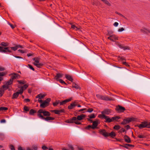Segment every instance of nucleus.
Returning a JSON list of instances; mask_svg holds the SVG:
<instances>
[{"label": "nucleus", "mask_w": 150, "mask_h": 150, "mask_svg": "<svg viewBox=\"0 0 150 150\" xmlns=\"http://www.w3.org/2000/svg\"><path fill=\"white\" fill-rule=\"evenodd\" d=\"M33 60L35 61V62L33 63V64L37 67L39 68L43 66V64L39 63V58H34L33 59Z\"/></svg>", "instance_id": "1"}, {"label": "nucleus", "mask_w": 150, "mask_h": 150, "mask_svg": "<svg viewBox=\"0 0 150 150\" xmlns=\"http://www.w3.org/2000/svg\"><path fill=\"white\" fill-rule=\"evenodd\" d=\"M96 96L98 98L106 101L111 100H112V98H109L108 96H102L98 94Z\"/></svg>", "instance_id": "2"}, {"label": "nucleus", "mask_w": 150, "mask_h": 150, "mask_svg": "<svg viewBox=\"0 0 150 150\" xmlns=\"http://www.w3.org/2000/svg\"><path fill=\"white\" fill-rule=\"evenodd\" d=\"M98 117L102 118L104 119L105 120V122H110L112 121V118H110L108 116L104 115H99Z\"/></svg>", "instance_id": "3"}, {"label": "nucleus", "mask_w": 150, "mask_h": 150, "mask_svg": "<svg viewBox=\"0 0 150 150\" xmlns=\"http://www.w3.org/2000/svg\"><path fill=\"white\" fill-rule=\"evenodd\" d=\"M39 116L40 117V118L45 120L48 121L50 120H54V118L50 117L47 116L46 117H44L42 115H39Z\"/></svg>", "instance_id": "4"}, {"label": "nucleus", "mask_w": 150, "mask_h": 150, "mask_svg": "<svg viewBox=\"0 0 150 150\" xmlns=\"http://www.w3.org/2000/svg\"><path fill=\"white\" fill-rule=\"evenodd\" d=\"M147 126V122H142L140 124L138 125L137 126L139 128L141 129L143 128H145Z\"/></svg>", "instance_id": "5"}, {"label": "nucleus", "mask_w": 150, "mask_h": 150, "mask_svg": "<svg viewBox=\"0 0 150 150\" xmlns=\"http://www.w3.org/2000/svg\"><path fill=\"white\" fill-rule=\"evenodd\" d=\"M92 123L93 125L92 126V128L95 129L96 127L100 123V121L96 119Z\"/></svg>", "instance_id": "6"}, {"label": "nucleus", "mask_w": 150, "mask_h": 150, "mask_svg": "<svg viewBox=\"0 0 150 150\" xmlns=\"http://www.w3.org/2000/svg\"><path fill=\"white\" fill-rule=\"evenodd\" d=\"M101 115H109L110 113H111L110 110L108 109H106L104 110L103 111L101 112Z\"/></svg>", "instance_id": "7"}, {"label": "nucleus", "mask_w": 150, "mask_h": 150, "mask_svg": "<svg viewBox=\"0 0 150 150\" xmlns=\"http://www.w3.org/2000/svg\"><path fill=\"white\" fill-rule=\"evenodd\" d=\"M11 79H12V80L13 79H18L20 77V75L14 73L11 74Z\"/></svg>", "instance_id": "8"}, {"label": "nucleus", "mask_w": 150, "mask_h": 150, "mask_svg": "<svg viewBox=\"0 0 150 150\" xmlns=\"http://www.w3.org/2000/svg\"><path fill=\"white\" fill-rule=\"evenodd\" d=\"M77 105V102L76 101H75L72 103H71L70 105L68 106V108L69 109H71Z\"/></svg>", "instance_id": "9"}, {"label": "nucleus", "mask_w": 150, "mask_h": 150, "mask_svg": "<svg viewBox=\"0 0 150 150\" xmlns=\"http://www.w3.org/2000/svg\"><path fill=\"white\" fill-rule=\"evenodd\" d=\"M117 111L118 112H122L125 110V108L120 106H118L116 109Z\"/></svg>", "instance_id": "10"}, {"label": "nucleus", "mask_w": 150, "mask_h": 150, "mask_svg": "<svg viewBox=\"0 0 150 150\" xmlns=\"http://www.w3.org/2000/svg\"><path fill=\"white\" fill-rule=\"evenodd\" d=\"M100 133L103 136L105 137H107L108 136V133L106 132L105 129H101L100 131Z\"/></svg>", "instance_id": "11"}, {"label": "nucleus", "mask_w": 150, "mask_h": 150, "mask_svg": "<svg viewBox=\"0 0 150 150\" xmlns=\"http://www.w3.org/2000/svg\"><path fill=\"white\" fill-rule=\"evenodd\" d=\"M117 45L120 48L123 49L124 50H129V48L126 46H124L121 44L118 43Z\"/></svg>", "instance_id": "12"}, {"label": "nucleus", "mask_w": 150, "mask_h": 150, "mask_svg": "<svg viewBox=\"0 0 150 150\" xmlns=\"http://www.w3.org/2000/svg\"><path fill=\"white\" fill-rule=\"evenodd\" d=\"M71 98H69L68 99H66L62 101V102L60 101V105H64L67 103V102L70 101L71 100Z\"/></svg>", "instance_id": "13"}, {"label": "nucleus", "mask_w": 150, "mask_h": 150, "mask_svg": "<svg viewBox=\"0 0 150 150\" xmlns=\"http://www.w3.org/2000/svg\"><path fill=\"white\" fill-rule=\"evenodd\" d=\"M124 138L125 141L127 143H130L131 142V141L130 140V138L127 136L125 135L124 136Z\"/></svg>", "instance_id": "14"}, {"label": "nucleus", "mask_w": 150, "mask_h": 150, "mask_svg": "<svg viewBox=\"0 0 150 150\" xmlns=\"http://www.w3.org/2000/svg\"><path fill=\"white\" fill-rule=\"evenodd\" d=\"M55 114L59 115L61 113L64 112V109H61L60 110H54Z\"/></svg>", "instance_id": "15"}, {"label": "nucleus", "mask_w": 150, "mask_h": 150, "mask_svg": "<svg viewBox=\"0 0 150 150\" xmlns=\"http://www.w3.org/2000/svg\"><path fill=\"white\" fill-rule=\"evenodd\" d=\"M85 115H83L81 114L79 115H78L76 118V119L79 120H81L85 117Z\"/></svg>", "instance_id": "16"}, {"label": "nucleus", "mask_w": 150, "mask_h": 150, "mask_svg": "<svg viewBox=\"0 0 150 150\" xmlns=\"http://www.w3.org/2000/svg\"><path fill=\"white\" fill-rule=\"evenodd\" d=\"M66 78L69 81L72 82L73 81V79L72 77L69 75L66 74L65 75Z\"/></svg>", "instance_id": "17"}, {"label": "nucleus", "mask_w": 150, "mask_h": 150, "mask_svg": "<svg viewBox=\"0 0 150 150\" xmlns=\"http://www.w3.org/2000/svg\"><path fill=\"white\" fill-rule=\"evenodd\" d=\"M19 95L18 92L14 93L13 95L12 98L13 99L16 98Z\"/></svg>", "instance_id": "18"}, {"label": "nucleus", "mask_w": 150, "mask_h": 150, "mask_svg": "<svg viewBox=\"0 0 150 150\" xmlns=\"http://www.w3.org/2000/svg\"><path fill=\"white\" fill-rule=\"evenodd\" d=\"M44 110H43L42 109H40L38 111V114L37 115L38 117L40 118V117L39 116V115H42L41 113H43V112H44Z\"/></svg>", "instance_id": "19"}, {"label": "nucleus", "mask_w": 150, "mask_h": 150, "mask_svg": "<svg viewBox=\"0 0 150 150\" xmlns=\"http://www.w3.org/2000/svg\"><path fill=\"white\" fill-rule=\"evenodd\" d=\"M45 95H46L45 94H40L37 96L36 98H39V99H41L44 98Z\"/></svg>", "instance_id": "20"}, {"label": "nucleus", "mask_w": 150, "mask_h": 150, "mask_svg": "<svg viewBox=\"0 0 150 150\" xmlns=\"http://www.w3.org/2000/svg\"><path fill=\"white\" fill-rule=\"evenodd\" d=\"M120 117L118 116H115L112 118V121H117L118 119H120Z\"/></svg>", "instance_id": "21"}, {"label": "nucleus", "mask_w": 150, "mask_h": 150, "mask_svg": "<svg viewBox=\"0 0 150 150\" xmlns=\"http://www.w3.org/2000/svg\"><path fill=\"white\" fill-rule=\"evenodd\" d=\"M122 146L127 149L129 147H133L134 146L133 145L127 144H125L123 146Z\"/></svg>", "instance_id": "22"}, {"label": "nucleus", "mask_w": 150, "mask_h": 150, "mask_svg": "<svg viewBox=\"0 0 150 150\" xmlns=\"http://www.w3.org/2000/svg\"><path fill=\"white\" fill-rule=\"evenodd\" d=\"M5 47H3L0 46V52H1L6 53L7 52L6 49H4Z\"/></svg>", "instance_id": "23"}, {"label": "nucleus", "mask_w": 150, "mask_h": 150, "mask_svg": "<svg viewBox=\"0 0 150 150\" xmlns=\"http://www.w3.org/2000/svg\"><path fill=\"white\" fill-rule=\"evenodd\" d=\"M63 76V74L59 73H57L55 77V79H57L58 78H61Z\"/></svg>", "instance_id": "24"}, {"label": "nucleus", "mask_w": 150, "mask_h": 150, "mask_svg": "<svg viewBox=\"0 0 150 150\" xmlns=\"http://www.w3.org/2000/svg\"><path fill=\"white\" fill-rule=\"evenodd\" d=\"M72 87L73 88H75L76 89H78L79 88H80L79 86H78L77 84L74 82L73 83Z\"/></svg>", "instance_id": "25"}, {"label": "nucleus", "mask_w": 150, "mask_h": 150, "mask_svg": "<svg viewBox=\"0 0 150 150\" xmlns=\"http://www.w3.org/2000/svg\"><path fill=\"white\" fill-rule=\"evenodd\" d=\"M43 115L44 116H49L50 115V114L48 111H44L43 113Z\"/></svg>", "instance_id": "26"}, {"label": "nucleus", "mask_w": 150, "mask_h": 150, "mask_svg": "<svg viewBox=\"0 0 150 150\" xmlns=\"http://www.w3.org/2000/svg\"><path fill=\"white\" fill-rule=\"evenodd\" d=\"M4 89L2 88H0V96L1 97L2 95L4 94Z\"/></svg>", "instance_id": "27"}, {"label": "nucleus", "mask_w": 150, "mask_h": 150, "mask_svg": "<svg viewBox=\"0 0 150 150\" xmlns=\"http://www.w3.org/2000/svg\"><path fill=\"white\" fill-rule=\"evenodd\" d=\"M76 117H72L71 119L69 120V123H73L74 122V120H76Z\"/></svg>", "instance_id": "28"}, {"label": "nucleus", "mask_w": 150, "mask_h": 150, "mask_svg": "<svg viewBox=\"0 0 150 150\" xmlns=\"http://www.w3.org/2000/svg\"><path fill=\"white\" fill-rule=\"evenodd\" d=\"M17 82L20 84H24L26 83V81L25 80H18Z\"/></svg>", "instance_id": "29"}, {"label": "nucleus", "mask_w": 150, "mask_h": 150, "mask_svg": "<svg viewBox=\"0 0 150 150\" xmlns=\"http://www.w3.org/2000/svg\"><path fill=\"white\" fill-rule=\"evenodd\" d=\"M48 105H47L46 104H45V103L42 102L41 104H40V106L42 108H44Z\"/></svg>", "instance_id": "30"}, {"label": "nucleus", "mask_w": 150, "mask_h": 150, "mask_svg": "<svg viewBox=\"0 0 150 150\" xmlns=\"http://www.w3.org/2000/svg\"><path fill=\"white\" fill-rule=\"evenodd\" d=\"M13 82V80L12 79H10L6 83V84L9 86L10 85H11L12 84Z\"/></svg>", "instance_id": "31"}, {"label": "nucleus", "mask_w": 150, "mask_h": 150, "mask_svg": "<svg viewBox=\"0 0 150 150\" xmlns=\"http://www.w3.org/2000/svg\"><path fill=\"white\" fill-rule=\"evenodd\" d=\"M1 45L2 46L4 47H6L8 45V44L7 42H2L1 44Z\"/></svg>", "instance_id": "32"}, {"label": "nucleus", "mask_w": 150, "mask_h": 150, "mask_svg": "<svg viewBox=\"0 0 150 150\" xmlns=\"http://www.w3.org/2000/svg\"><path fill=\"white\" fill-rule=\"evenodd\" d=\"M128 122L127 120V119H124L123 121V122L121 123L122 125H125L128 123Z\"/></svg>", "instance_id": "33"}, {"label": "nucleus", "mask_w": 150, "mask_h": 150, "mask_svg": "<svg viewBox=\"0 0 150 150\" xmlns=\"http://www.w3.org/2000/svg\"><path fill=\"white\" fill-rule=\"evenodd\" d=\"M105 4H107L108 6H110V4L109 3V2L106 0H101Z\"/></svg>", "instance_id": "34"}, {"label": "nucleus", "mask_w": 150, "mask_h": 150, "mask_svg": "<svg viewBox=\"0 0 150 150\" xmlns=\"http://www.w3.org/2000/svg\"><path fill=\"white\" fill-rule=\"evenodd\" d=\"M60 104V101L59 100L56 101L53 103V105L54 106H57L58 104Z\"/></svg>", "instance_id": "35"}, {"label": "nucleus", "mask_w": 150, "mask_h": 150, "mask_svg": "<svg viewBox=\"0 0 150 150\" xmlns=\"http://www.w3.org/2000/svg\"><path fill=\"white\" fill-rule=\"evenodd\" d=\"M111 35L112 38L114 40H118V37L116 35Z\"/></svg>", "instance_id": "36"}, {"label": "nucleus", "mask_w": 150, "mask_h": 150, "mask_svg": "<svg viewBox=\"0 0 150 150\" xmlns=\"http://www.w3.org/2000/svg\"><path fill=\"white\" fill-rule=\"evenodd\" d=\"M36 112V111L33 110V109H31L30 110L29 113L31 115H33Z\"/></svg>", "instance_id": "37"}, {"label": "nucleus", "mask_w": 150, "mask_h": 150, "mask_svg": "<svg viewBox=\"0 0 150 150\" xmlns=\"http://www.w3.org/2000/svg\"><path fill=\"white\" fill-rule=\"evenodd\" d=\"M10 48L11 49L13 50L14 51H15L18 49V46H17V45H16L15 47H10Z\"/></svg>", "instance_id": "38"}, {"label": "nucleus", "mask_w": 150, "mask_h": 150, "mask_svg": "<svg viewBox=\"0 0 150 150\" xmlns=\"http://www.w3.org/2000/svg\"><path fill=\"white\" fill-rule=\"evenodd\" d=\"M108 135L111 136L112 137H114L115 136L116 134L114 132H112L111 133L108 134Z\"/></svg>", "instance_id": "39"}, {"label": "nucleus", "mask_w": 150, "mask_h": 150, "mask_svg": "<svg viewBox=\"0 0 150 150\" xmlns=\"http://www.w3.org/2000/svg\"><path fill=\"white\" fill-rule=\"evenodd\" d=\"M28 85L27 84H25L23 86L21 87V88H22V89H23V90H24L28 88Z\"/></svg>", "instance_id": "40"}, {"label": "nucleus", "mask_w": 150, "mask_h": 150, "mask_svg": "<svg viewBox=\"0 0 150 150\" xmlns=\"http://www.w3.org/2000/svg\"><path fill=\"white\" fill-rule=\"evenodd\" d=\"M9 87L8 85L6 84L5 85H4L2 86V88L4 89H5V90H6Z\"/></svg>", "instance_id": "41"}, {"label": "nucleus", "mask_w": 150, "mask_h": 150, "mask_svg": "<svg viewBox=\"0 0 150 150\" xmlns=\"http://www.w3.org/2000/svg\"><path fill=\"white\" fill-rule=\"evenodd\" d=\"M120 128V126L119 125H115L114 127V129H115L118 130Z\"/></svg>", "instance_id": "42"}, {"label": "nucleus", "mask_w": 150, "mask_h": 150, "mask_svg": "<svg viewBox=\"0 0 150 150\" xmlns=\"http://www.w3.org/2000/svg\"><path fill=\"white\" fill-rule=\"evenodd\" d=\"M71 28H72L73 29H75L76 30H78L79 29V28H78L77 27H76L75 25H71Z\"/></svg>", "instance_id": "43"}, {"label": "nucleus", "mask_w": 150, "mask_h": 150, "mask_svg": "<svg viewBox=\"0 0 150 150\" xmlns=\"http://www.w3.org/2000/svg\"><path fill=\"white\" fill-rule=\"evenodd\" d=\"M18 51L20 52L21 53H26V50H18Z\"/></svg>", "instance_id": "44"}, {"label": "nucleus", "mask_w": 150, "mask_h": 150, "mask_svg": "<svg viewBox=\"0 0 150 150\" xmlns=\"http://www.w3.org/2000/svg\"><path fill=\"white\" fill-rule=\"evenodd\" d=\"M8 109V108L6 107H2L0 108V111L3 110H6Z\"/></svg>", "instance_id": "45"}, {"label": "nucleus", "mask_w": 150, "mask_h": 150, "mask_svg": "<svg viewBox=\"0 0 150 150\" xmlns=\"http://www.w3.org/2000/svg\"><path fill=\"white\" fill-rule=\"evenodd\" d=\"M23 89L21 88L20 89L18 92L19 94H21L23 92Z\"/></svg>", "instance_id": "46"}, {"label": "nucleus", "mask_w": 150, "mask_h": 150, "mask_svg": "<svg viewBox=\"0 0 150 150\" xmlns=\"http://www.w3.org/2000/svg\"><path fill=\"white\" fill-rule=\"evenodd\" d=\"M88 117H89L90 119L94 118L96 117L94 114H92L91 115H89L88 116Z\"/></svg>", "instance_id": "47"}, {"label": "nucleus", "mask_w": 150, "mask_h": 150, "mask_svg": "<svg viewBox=\"0 0 150 150\" xmlns=\"http://www.w3.org/2000/svg\"><path fill=\"white\" fill-rule=\"evenodd\" d=\"M24 109L26 111H28L29 110V108L26 106H25L24 107Z\"/></svg>", "instance_id": "48"}, {"label": "nucleus", "mask_w": 150, "mask_h": 150, "mask_svg": "<svg viewBox=\"0 0 150 150\" xmlns=\"http://www.w3.org/2000/svg\"><path fill=\"white\" fill-rule=\"evenodd\" d=\"M113 33V32L112 31H108V33L107 34V35L110 36L111 35V34H112Z\"/></svg>", "instance_id": "49"}, {"label": "nucleus", "mask_w": 150, "mask_h": 150, "mask_svg": "<svg viewBox=\"0 0 150 150\" xmlns=\"http://www.w3.org/2000/svg\"><path fill=\"white\" fill-rule=\"evenodd\" d=\"M10 48L9 47H5L4 48V49H6V50L7 51V52H11V51L9 50V48Z\"/></svg>", "instance_id": "50"}, {"label": "nucleus", "mask_w": 150, "mask_h": 150, "mask_svg": "<svg viewBox=\"0 0 150 150\" xmlns=\"http://www.w3.org/2000/svg\"><path fill=\"white\" fill-rule=\"evenodd\" d=\"M116 13L117 14H118V15L121 16H122V17L124 18H125V19H126V18L123 15H122V14H121V13H118V12H116Z\"/></svg>", "instance_id": "51"}, {"label": "nucleus", "mask_w": 150, "mask_h": 150, "mask_svg": "<svg viewBox=\"0 0 150 150\" xmlns=\"http://www.w3.org/2000/svg\"><path fill=\"white\" fill-rule=\"evenodd\" d=\"M78 120L77 119L76 120H74V123H75L76 124H78V125H80L81 124V123L79 122L78 121Z\"/></svg>", "instance_id": "52"}, {"label": "nucleus", "mask_w": 150, "mask_h": 150, "mask_svg": "<svg viewBox=\"0 0 150 150\" xmlns=\"http://www.w3.org/2000/svg\"><path fill=\"white\" fill-rule=\"evenodd\" d=\"M32 148L34 150H37V146L36 145H33L32 146Z\"/></svg>", "instance_id": "53"}, {"label": "nucleus", "mask_w": 150, "mask_h": 150, "mask_svg": "<svg viewBox=\"0 0 150 150\" xmlns=\"http://www.w3.org/2000/svg\"><path fill=\"white\" fill-rule=\"evenodd\" d=\"M28 66L33 71H34L35 69L30 64H28Z\"/></svg>", "instance_id": "54"}, {"label": "nucleus", "mask_w": 150, "mask_h": 150, "mask_svg": "<svg viewBox=\"0 0 150 150\" xmlns=\"http://www.w3.org/2000/svg\"><path fill=\"white\" fill-rule=\"evenodd\" d=\"M7 23L13 29L15 28V26H14L13 25L11 24L10 23H9L7 21Z\"/></svg>", "instance_id": "55"}, {"label": "nucleus", "mask_w": 150, "mask_h": 150, "mask_svg": "<svg viewBox=\"0 0 150 150\" xmlns=\"http://www.w3.org/2000/svg\"><path fill=\"white\" fill-rule=\"evenodd\" d=\"M10 148L11 150H15L14 146L12 145H10Z\"/></svg>", "instance_id": "56"}, {"label": "nucleus", "mask_w": 150, "mask_h": 150, "mask_svg": "<svg viewBox=\"0 0 150 150\" xmlns=\"http://www.w3.org/2000/svg\"><path fill=\"white\" fill-rule=\"evenodd\" d=\"M59 82L62 83H64L65 84H67L65 83V82L64 81H63L62 80V79H59Z\"/></svg>", "instance_id": "57"}, {"label": "nucleus", "mask_w": 150, "mask_h": 150, "mask_svg": "<svg viewBox=\"0 0 150 150\" xmlns=\"http://www.w3.org/2000/svg\"><path fill=\"white\" fill-rule=\"evenodd\" d=\"M93 111V109L92 108H89L87 110V112H91Z\"/></svg>", "instance_id": "58"}, {"label": "nucleus", "mask_w": 150, "mask_h": 150, "mask_svg": "<svg viewBox=\"0 0 150 150\" xmlns=\"http://www.w3.org/2000/svg\"><path fill=\"white\" fill-rule=\"evenodd\" d=\"M124 30V29L123 28H121L119 29L118 30V31L119 32H121Z\"/></svg>", "instance_id": "59"}, {"label": "nucleus", "mask_w": 150, "mask_h": 150, "mask_svg": "<svg viewBox=\"0 0 150 150\" xmlns=\"http://www.w3.org/2000/svg\"><path fill=\"white\" fill-rule=\"evenodd\" d=\"M108 39L114 42V40L113 39H112L111 38V35L109 37H108Z\"/></svg>", "instance_id": "60"}, {"label": "nucleus", "mask_w": 150, "mask_h": 150, "mask_svg": "<svg viewBox=\"0 0 150 150\" xmlns=\"http://www.w3.org/2000/svg\"><path fill=\"white\" fill-rule=\"evenodd\" d=\"M5 75V73L4 72H0V76H3Z\"/></svg>", "instance_id": "61"}, {"label": "nucleus", "mask_w": 150, "mask_h": 150, "mask_svg": "<svg viewBox=\"0 0 150 150\" xmlns=\"http://www.w3.org/2000/svg\"><path fill=\"white\" fill-rule=\"evenodd\" d=\"M126 132V131L123 128H122L120 131V132Z\"/></svg>", "instance_id": "62"}, {"label": "nucleus", "mask_w": 150, "mask_h": 150, "mask_svg": "<svg viewBox=\"0 0 150 150\" xmlns=\"http://www.w3.org/2000/svg\"><path fill=\"white\" fill-rule=\"evenodd\" d=\"M138 137L140 138H144L145 137L144 135H138Z\"/></svg>", "instance_id": "63"}, {"label": "nucleus", "mask_w": 150, "mask_h": 150, "mask_svg": "<svg viewBox=\"0 0 150 150\" xmlns=\"http://www.w3.org/2000/svg\"><path fill=\"white\" fill-rule=\"evenodd\" d=\"M68 146L71 149V150H74V147L71 145H69Z\"/></svg>", "instance_id": "64"}]
</instances>
